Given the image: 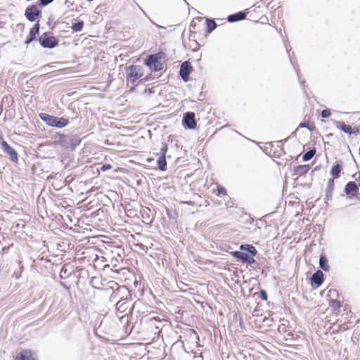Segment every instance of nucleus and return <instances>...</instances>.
Wrapping results in <instances>:
<instances>
[{
	"instance_id": "1",
	"label": "nucleus",
	"mask_w": 360,
	"mask_h": 360,
	"mask_svg": "<svg viewBox=\"0 0 360 360\" xmlns=\"http://www.w3.org/2000/svg\"><path fill=\"white\" fill-rule=\"evenodd\" d=\"M256 248L252 244L242 243L239 245V250H235L230 252L238 262L247 265L255 264L256 266L262 269L264 266V262H257L255 257L257 255Z\"/></svg>"
},
{
	"instance_id": "2",
	"label": "nucleus",
	"mask_w": 360,
	"mask_h": 360,
	"mask_svg": "<svg viewBox=\"0 0 360 360\" xmlns=\"http://www.w3.org/2000/svg\"><path fill=\"white\" fill-rule=\"evenodd\" d=\"M166 58V53L160 51L155 53L147 56L144 60V65L153 72H159L162 70L163 64L162 60Z\"/></svg>"
},
{
	"instance_id": "3",
	"label": "nucleus",
	"mask_w": 360,
	"mask_h": 360,
	"mask_svg": "<svg viewBox=\"0 0 360 360\" xmlns=\"http://www.w3.org/2000/svg\"><path fill=\"white\" fill-rule=\"evenodd\" d=\"M126 83L134 84L138 79L144 75V68L140 65H130L125 67Z\"/></svg>"
},
{
	"instance_id": "4",
	"label": "nucleus",
	"mask_w": 360,
	"mask_h": 360,
	"mask_svg": "<svg viewBox=\"0 0 360 360\" xmlns=\"http://www.w3.org/2000/svg\"><path fill=\"white\" fill-rule=\"evenodd\" d=\"M38 41L44 49H52L59 44V39L54 37L51 32H45L38 37Z\"/></svg>"
},
{
	"instance_id": "5",
	"label": "nucleus",
	"mask_w": 360,
	"mask_h": 360,
	"mask_svg": "<svg viewBox=\"0 0 360 360\" xmlns=\"http://www.w3.org/2000/svg\"><path fill=\"white\" fill-rule=\"evenodd\" d=\"M131 297L129 289L125 285H121L113 290L110 295V302H115L117 300H127Z\"/></svg>"
},
{
	"instance_id": "6",
	"label": "nucleus",
	"mask_w": 360,
	"mask_h": 360,
	"mask_svg": "<svg viewBox=\"0 0 360 360\" xmlns=\"http://www.w3.org/2000/svg\"><path fill=\"white\" fill-rule=\"evenodd\" d=\"M25 16L31 22H37L41 17V10L37 4L29 5L25 10Z\"/></svg>"
},
{
	"instance_id": "7",
	"label": "nucleus",
	"mask_w": 360,
	"mask_h": 360,
	"mask_svg": "<svg viewBox=\"0 0 360 360\" xmlns=\"http://www.w3.org/2000/svg\"><path fill=\"white\" fill-rule=\"evenodd\" d=\"M344 192L349 199H359V184L355 181H350L347 182L345 186Z\"/></svg>"
},
{
	"instance_id": "8",
	"label": "nucleus",
	"mask_w": 360,
	"mask_h": 360,
	"mask_svg": "<svg viewBox=\"0 0 360 360\" xmlns=\"http://www.w3.org/2000/svg\"><path fill=\"white\" fill-rule=\"evenodd\" d=\"M1 147L5 154H6L10 160L13 162H18V154L17 151L11 146L4 139H1Z\"/></svg>"
},
{
	"instance_id": "9",
	"label": "nucleus",
	"mask_w": 360,
	"mask_h": 360,
	"mask_svg": "<svg viewBox=\"0 0 360 360\" xmlns=\"http://www.w3.org/2000/svg\"><path fill=\"white\" fill-rule=\"evenodd\" d=\"M182 125L185 129L193 130L196 128L195 115L193 112H186L184 114Z\"/></svg>"
},
{
	"instance_id": "10",
	"label": "nucleus",
	"mask_w": 360,
	"mask_h": 360,
	"mask_svg": "<svg viewBox=\"0 0 360 360\" xmlns=\"http://www.w3.org/2000/svg\"><path fill=\"white\" fill-rule=\"evenodd\" d=\"M193 70V66L189 60L184 61L181 63L179 72V75L185 82L190 79V75Z\"/></svg>"
},
{
	"instance_id": "11",
	"label": "nucleus",
	"mask_w": 360,
	"mask_h": 360,
	"mask_svg": "<svg viewBox=\"0 0 360 360\" xmlns=\"http://www.w3.org/2000/svg\"><path fill=\"white\" fill-rule=\"evenodd\" d=\"M81 143L80 137L77 134L67 135V139L63 142V148L74 150Z\"/></svg>"
},
{
	"instance_id": "12",
	"label": "nucleus",
	"mask_w": 360,
	"mask_h": 360,
	"mask_svg": "<svg viewBox=\"0 0 360 360\" xmlns=\"http://www.w3.org/2000/svg\"><path fill=\"white\" fill-rule=\"evenodd\" d=\"M40 32V24L39 21L36 22L33 27L30 30L29 34L25 40L24 44L28 45L34 41H38V36Z\"/></svg>"
},
{
	"instance_id": "13",
	"label": "nucleus",
	"mask_w": 360,
	"mask_h": 360,
	"mask_svg": "<svg viewBox=\"0 0 360 360\" xmlns=\"http://www.w3.org/2000/svg\"><path fill=\"white\" fill-rule=\"evenodd\" d=\"M324 281V274L321 270H316L310 278V285L314 288L320 287Z\"/></svg>"
},
{
	"instance_id": "14",
	"label": "nucleus",
	"mask_w": 360,
	"mask_h": 360,
	"mask_svg": "<svg viewBox=\"0 0 360 360\" xmlns=\"http://www.w3.org/2000/svg\"><path fill=\"white\" fill-rule=\"evenodd\" d=\"M247 15H248V11H238V12H236L235 13L228 15L227 21L229 22H231V23L241 21L246 18Z\"/></svg>"
},
{
	"instance_id": "15",
	"label": "nucleus",
	"mask_w": 360,
	"mask_h": 360,
	"mask_svg": "<svg viewBox=\"0 0 360 360\" xmlns=\"http://www.w3.org/2000/svg\"><path fill=\"white\" fill-rule=\"evenodd\" d=\"M70 123V121L68 118L65 117H58L56 116H53V119L52 121V124H51V127H56L58 129L63 128L68 126Z\"/></svg>"
},
{
	"instance_id": "16",
	"label": "nucleus",
	"mask_w": 360,
	"mask_h": 360,
	"mask_svg": "<svg viewBox=\"0 0 360 360\" xmlns=\"http://www.w3.org/2000/svg\"><path fill=\"white\" fill-rule=\"evenodd\" d=\"M343 168V164L341 160H337L331 167L330 174L333 179H338L340 176Z\"/></svg>"
},
{
	"instance_id": "17",
	"label": "nucleus",
	"mask_w": 360,
	"mask_h": 360,
	"mask_svg": "<svg viewBox=\"0 0 360 360\" xmlns=\"http://www.w3.org/2000/svg\"><path fill=\"white\" fill-rule=\"evenodd\" d=\"M15 360H36L34 357V353L30 349L22 350L18 353Z\"/></svg>"
},
{
	"instance_id": "18",
	"label": "nucleus",
	"mask_w": 360,
	"mask_h": 360,
	"mask_svg": "<svg viewBox=\"0 0 360 360\" xmlns=\"http://www.w3.org/2000/svg\"><path fill=\"white\" fill-rule=\"evenodd\" d=\"M334 125L344 133L351 135L352 127L345 124L344 122L338 121L335 120H333Z\"/></svg>"
},
{
	"instance_id": "19",
	"label": "nucleus",
	"mask_w": 360,
	"mask_h": 360,
	"mask_svg": "<svg viewBox=\"0 0 360 360\" xmlns=\"http://www.w3.org/2000/svg\"><path fill=\"white\" fill-rule=\"evenodd\" d=\"M310 169L309 165H300L294 167L292 175L304 176Z\"/></svg>"
},
{
	"instance_id": "20",
	"label": "nucleus",
	"mask_w": 360,
	"mask_h": 360,
	"mask_svg": "<svg viewBox=\"0 0 360 360\" xmlns=\"http://www.w3.org/2000/svg\"><path fill=\"white\" fill-rule=\"evenodd\" d=\"M319 268L325 272H328L330 270V266L328 264V258L325 253H322L319 256Z\"/></svg>"
},
{
	"instance_id": "21",
	"label": "nucleus",
	"mask_w": 360,
	"mask_h": 360,
	"mask_svg": "<svg viewBox=\"0 0 360 360\" xmlns=\"http://www.w3.org/2000/svg\"><path fill=\"white\" fill-rule=\"evenodd\" d=\"M129 307V303L126 300H117L115 303V307L118 312L124 313L125 312Z\"/></svg>"
},
{
	"instance_id": "22",
	"label": "nucleus",
	"mask_w": 360,
	"mask_h": 360,
	"mask_svg": "<svg viewBox=\"0 0 360 360\" xmlns=\"http://www.w3.org/2000/svg\"><path fill=\"white\" fill-rule=\"evenodd\" d=\"M158 169L161 172H165L167 169V157L160 155L157 160Z\"/></svg>"
},
{
	"instance_id": "23",
	"label": "nucleus",
	"mask_w": 360,
	"mask_h": 360,
	"mask_svg": "<svg viewBox=\"0 0 360 360\" xmlns=\"http://www.w3.org/2000/svg\"><path fill=\"white\" fill-rule=\"evenodd\" d=\"M205 25L207 33H211L217 27V24L216 23L215 20L212 18L206 19Z\"/></svg>"
},
{
	"instance_id": "24",
	"label": "nucleus",
	"mask_w": 360,
	"mask_h": 360,
	"mask_svg": "<svg viewBox=\"0 0 360 360\" xmlns=\"http://www.w3.org/2000/svg\"><path fill=\"white\" fill-rule=\"evenodd\" d=\"M39 118L48 126L51 127L54 115L46 112H41L39 115Z\"/></svg>"
},
{
	"instance_id": "25",
	"label": "nucleus",
	"mask_w": 360,
	"mask_h": 360,
	"mask_svg": "<svg viewBox=\"0 0 360 360\" xmlns=\"http://www.w3.org/2000/svg\"><path fill=\"white\" fill-rule=\"evenodd\" d=\"M84 26V21L82 20H78L72 24L71 29L72 30V32H79L83 30Z\"/></svg>"
},
{
	"instance_id": "26",
	"label": "nucleus",
	"mask_w": 360,
	"mask_h": 360,
	"mask_svg": "<svg viewBox=\"0 0 360 360\" xmlns=\"http://www.w3.org/2000/svg\"><path fill=\"white\" fill-rule=\"evenodd\" d=\"M316 152V150L315 148H309V150L308 151L305 152L302 155V160H303V161L307 162V161L311 160L314 158V156L315 155Z\"/></svg>"
},
{
	"instance_id": "27",
	"label": "nucleus",
	"mask_w": 360,
	"mask_h": 360,
	"mask_svg": "<svg viewBox=\"0 0 360 360\" xmlns=\"http://www.w3.org/2000/svg\"><path fill=\"white\" fill-rule=\"evenodd\" d=\"M65 139H67V135L62 133H56L54 135L55 141L62 147L63 146V142L65 141Z\"/></svg>"
},
{
	"instance_id": "28",
	"label": "nucleus",
	"mask_w": 360,
	"mask_h": 360,
	"mask_svg": "<svg viewBox=\"0 0 360 360\" xmlns=\"http://www.w3.org/2000/svg\"><path fill=\"white\" fill-rule=\"evenodd\" d=\"M253 297H258L261 298L262 300L266 301L268 299V294L265 290L260 289L259 292H255L253 294Z\"/></svg>"
},
{
	"instance_id": "29",
	"label": "nucleus",
	"mask_w": 360,
	"mask_h": 360,
	"mask_svg": "<svg viewBox=\"0 0 360 360\" xmlns=\"http://www.w3.org/2000/svg\"><path fill=\"white\" fill-rule=\"evenodd\" d=\"M329 305L333 310H338L342 307L341 302L338 300H330Z\"/></svg>"
},
{
	"instance_id": "30",
	"label": "nucleus",
	"mask_w": 360,
	"mask_h": 360,
	"mask_svg": "<svg viewBox=\"0 0 360 360\" xmlns=\"http://www.w3.org/2000/svg\"><path fill=\"white\" fill-rule=\"evenodd\" d=\"M70 274L71 273L68 272V269L65 266H63L60 271L59 277L61 279H65L68 278L70 276Z\"/></svg>"
},
{
	"instance_id": "31",
	"label": "nucleus",
	"mask_w": 360,
	"mask_h": 360,
	"mask_svg": "<svg viewBox=\"0 0 360 360\" xmlns=\"http://www.w3.org/2000/svg\"><path fill=\"white\" fill-rule=\"evenodd\" d=\"M107 285H108V287L105 288V290L108 291L109 290H111L112 292L115 288H117V287L121 286V285H118V283L117 282H115V281H110L109 282H108Z\"/></svg>"
},
{
	"instance_id": "32",
	"label": "nucleus",
	"mask_w": 360,
	"mask_h": 360,
	"mask_svg": "<svg viewBox=\"0 0 360 360\" xmlns=\"http://www.w3.org/2000/svg\"><path fill=\"white\" fill-rule=\"evenodd\" d=\"M227 195V191L223 186H218L217 188V195L221 197Z\"/></svg>"
},
{
	"instance_id": "33",
	"label": "nucleus",
	"mask_w": 360,
	"mask_h": 360,
	"mask_svg": "<svg viewBox=\"0 0 360 360\" xmlns=\"http://www.w3.org/2000/svg\"><path fill=\"white\" fill-rule=\"evenodd\" d=\"M334 187H335L334 179L333 178L329 179L327 182V186H326V191H333V192Z\"/></svg>"
},
{
	"instance_id": "34",
	"label": "nucleus",
	"mask_w": 360,
	"mask_h": 360,
	"mask_svg": "<svg viewBox=\"0 0 360 360\" xmlns=\"http://www.w3.org/2000/svg\"><path fill=\"white\" fill-rule=\"evenodd\" d=\"M168 151V145L166 142H162V147L160 150V155H163V157H167V153Z\"/></svg>"
},
{
	"instance_id": "35",
	"label": "nucleus",
	"mask_w": 360,
	"mask_h": 360,
	"mask_svg": "<svg viewBox=\"0 0 360 360\" xmlns=\"http://www.w3.org/2000/svg\"><path fill=\"white\" fill-rule=\"evenodd\" d=\"M299 128H306L309 131H313L315 129V126L311 124H308L306 122H302L299 124Z\"/></svg>"
},
{
	"instance_id": "36",
	"label": "nucleus",
	"mask_w": 360,
	"mask_h": 360,
	"mask_svg": "<svg viewBox=\"0 0 360 360\" xmlns=\"http://www.w3.org/2000/svg\"><path fill=\"white\" fill-rule=\"evenodd\" d=\"M331 115L330 110L328 108L324 109L321 112V116L323 118H328Z\"/></svg>"
},
{
	"instance_id": "37",
	"label": "nucleus",
	"mask_w": 360,
	"mask_h": 360,
	"mask_svg": "<svg viewBox=\"0 0 360 360\" xmlns=\"http://www.w3.org/2000/svg\"><path fill=\"white\" fill-rule=\"evenodd\" d=\"M41 6L44 7L52 3L54 0H38Z\"/></svg>"
},
{
	"instance_id": "38",
	"label": "nucleus",
	"mask_w": 360,
	"mask_h": 360,
	"mask_svg": "<svg viewBox=\"0 0 360 360\" xmlns=\"http://www.w3.org/2000/svg\"><path fill=\"white\" fill-rule=\"evenodd\" d=\"M333 191H326L325 200L326 201L331 200L333 199Z\"/></svg>"
},
{
	"instance_id": "39",
	"label": "nucleus",
	"mask_w": 360,
	"mask_h": 360,
	"mask_svg": "<svg viewBox=\"0 0 360 360\" xmlns=\"http://www.w3.org/2000/svg\"><path fill=\"white\" fill-rule=\"evenodd\" d=\"M350 132H351V134L358 135L360 134V130H359V127H352Z\"/></svg>"
},
{
	"instance_id": "40",
	"label": "nucleus",
	"mask_w": 360,
	"mask_h": 360,
	"mask_svg": "<svg viewBox=\"0 0 360 360\" xmlns=\"http://www.w3.org/2000/svg\"><path fill=\"white\" fill-rule=\"evenodd\" d=\"M112 168V166L110 165V164H103L101 167V169L103 171V172H105L107 170H109Z\"/></svg>"
},
{
	"instance_id": "41",
	"label": "nucleus",
	"mask_w": 360,
	"mask_h": 360,
	"mask_svg": "<svg viewBox=\"0 0 360 360\" xmlns=\"http://www.w3.org/2000/svg\"><path fill=\"white\" fill-rule=\"evenodd\" d=\"M148 81V79H147V77L140 78V79L138 82V84H144L145 82H146Z\"/></svg>"
},
{
	"instance_id": "42",
	"label": "nucleus",
	"mask_w": 360,
	"mask_h": 360,
	"mask_svg": "<svg viewBox=\"0 0 360 360\" xmlns=\"http://www.w3.org/2000/svg\"><path fill=\"white\" fill-rule=\"evenodd\" d=\"M65 4L69 8L70 6L73 4V3L70 2L69 0H66L65 1Z\"/></svg>"
},
{
	"instance_id": "43",
	"label": "nucleus",
	"mask_w": 360,
	"mask_h": 360,
	"mask_svg": "<svg viewBox=\"0 0 360 360\" xmlns=\"http://www.w3.org/2000/svg\"><path fill=\"white\" fill-rule=\"evenodd\" d=\"M136 85H132V86L129 88V92H131H131H134V91L136 90Z\"/></svg>"
},
{
	"instance_id": "44",
	"label": "nucleus",
	"mask_w": 360,
	"mask_h": 360,
	"mask_svg": "<svg viewBox=\"0 0 360 360\" xmlns=\"http://www.w3.org/2000/svg\"><path fill=\"white\" fill-rule=\"evenodd\" d=\"M194 358L196 359V360H203V356L201 354L198 356H194Z\"/></svg>"
},
{
	"instance_id": "45",
	"label": "nucleus",
	"mask_w": 360,
	"mask_h": 360,
	"mask_svg": "<svg viewBox=\"0 0 360 360\" xmlns=\"http://www.w3.org/2000/svg\"><path fill=\"white\" fill-rule=\"evenodd\" d=\"M297 76H298L299 79H300V75H299L298 72H297ZM300 83L302 86L305 83V81L304 80H303V81L302 80H300Z\"/></svg>"
},
{
	"instance_id": "46",
	"label": "nucleus",
	"mask_w": 360,
	"mask_h": 360,
	"mask_svg": "<svg viewBox=\"0 0 360 360\" xmlns=\"http://www.w3.org/2000/svg\"><path fill=\"white\" fill-rule=\"evenodd\" d=\"M60 285L66 289L69 288V286L66 285L63 282H60Z\"/></svg>"
},
{
	"instance_id": "47",
	"label": "nucleus",
	"mask_w": 360,
	"mask_h": 360,
	"mask_svg": "<svg viewBox=\"0 0 360 360\" xmlns=\"http://www.w3.org/2000/svg\"><path fill=\"white\" fill-rule=\"evenodd\" d=\"M145 91H148L149 94H152L153 93V89H146Z\"/></svg>"
},
{
	"instance_id": "48",
	"label": "nucleus",
	"mask_w": 360,
	"mask_h": 360,
	"mask_svg": "<svg viewBox=\"0 0 360 360\" xmlns=\"http://www.w3.org/2000/svg\"><path fill=\"white\" fill-rule=\"evenodd\" d=\"M288 138H286V139H285L283 140H281V141H278V143H283L284 142H286L288 141Z\"/></svg>"
},
{
	"instance_id": "49",
	"label": "nucleus",
	"mask_w": 360,
	"mask_h": 360,
	"mask_svg": "<svg viewBox=\"0 0 360 360\" xmlns=\"http://www.w3.org/2000/svg\"><path fill=\"white\" fill-rule=\"evenodd\" d=\"M153 160V158H148L147 159V162H151Z\"/></svg>"
},
{
	"instance_id": "50",
	"label": "nucleus",
	"mask_w": 360,
	"mask_h": 360,
	"mask_svg": "<svg viewBox=\"0 0 360 360\" xmlns=\"http://www.w3.org/2000/svg\"><path fill=\"white\" fill-rule=\"evenodd\" d=\"M333 136V134H331V133H330V134H327V136H327V138H330V137H331V136Z\"/></svg>"
},
{
	"instance_id": "51",
	"label": "nucleus",
	"mask_w": 360,
	"mask_h": 360,
	"mask_svg": "<svg viewBox=\"0 0 360 360\" xmlns=\"http://www.w3.org/2000/svg\"><path fill=\"white\" fill-rule=\"evenodd\" d=\"M296 136V131H293L292 134H291V136Z\"/></svg>"
},
{
	"instance_id": "52",
	"label": "nucleus",
	"mask_w": 360,
	"mask_h": 360,
	"mask_svg": "<svg viewBox=\"0 0 360 360\" xmlns=\"http://www.w3.org/2000/svg\"><path fill=\"white\" fill-rule=\"evenodd\" d=\"M139 8L141 10V11L146 15V13L144 11V10H143L139 6Z\"/></svg>"
},
{
	"instance_id": "53",
	"label": "nucleus",
	"mask_w": 360,
	"mask_h": 360,
	"mask_svg": "<svg viewBox=\"0 0 360 360\" xmlns=\"http://www.w3.org/2000/svg\"><path fill=\"white\" fill-rule=\"evenodd\" d=\"M150 75H148V76H146V77H147V79H148V81H149V80H150Z\"/></svg>"
},
{
	"instance_id": "54",
	"label": "nucleus",
	"mask_w": 360,
	"mask_h": 360,
	"mask_svg": "<svg viewBox=\"0 0 360 360\" xmlns=\"http://www.w3.org/2000/svg\"><path fill=\"white\" fill-rule=\"evenodd\" d=\"M171 138H172V136H171V135L168 136V141H170Z\"/></svg>"
},
{
	"instance_id": "55",
	"label": "nucleus",
	"mask_w": 360,
	"mask_h": 360,
	"mask_svg": "<svg viewBox=\"0 0 360 360\" xmlns=\"http://www.w3.org/2000/svg\"><path fill=\"white\" fill-rule=\"evenodd\" d=\"M184 1L189 6L188 3L186 1V0H184Z\"/></svg>"
},
{
	"instance_id": "56",
	"label": "nucleus",
	"mask_w": 360,
	"mask_h": 360,
	"mask_svg": "<svg viewBox=\"0 0 360 360\" xmlns=\"http://www.w3.org/2000/svg\"><path fill=\"white\" fill-rule=\"evenodd\" d=\"M285 48H286L287 52L288 53V52H289V50H288V48L287 47V46H286V45H285Z\"/></svg>"
},
{
	"instance_id": "57",
	"label": "nucleus",
	"mask_w": 360,
	"mask_h": 360,
	"mask_svg": "<svg viewBox=\"0 0 360 360\" xmlns=\"http://www.w3.org/2000/svg\"><path fill=\"white\" fill-rule=\"evenodd\" d=\"M49 21H48V23L51 22V18H49Z\"/></svg>"
},
{
	"instance_id": "58",
	"label": "nucleus",
	"mask_w": 360,
	"mask_h": 360,
	"mask_svg": "<svg viewBox=\"0 0 360 360\" xmlns=\"http://www.w3.org/2000/svg\"><path fill=\"white\" fill-rule=\"evenodd\" d=\"M49 21H48V23L51 22V18H49Z\"/></svg>"
},
{
	"instance_id": "59",
	"label": "nucleus",
	"mask_w": 360,
	"mask_h": 360,
	"mask_svg": "<svg viewBox=\"0 0 360 360\" xmlns=\"http://www.w3.org/2000/svg\"><path fill=\"white\" fill-rule=\"evenodd\" d=\"M49 21H48V23L51 22V18H49Z\"/></svg>"
},
{
	"instance_id": "60",
	"label": "nucleus",
	"mask_w": 360,
	"mask_h": 360,
	"mask_svg": "<svg viewBox=\"0 0 360 360\" xmlns=\"http://www.w3.org/2000/svg\"><path fill=\"white\" fill-rule=\"evenodd\" d=\"M236 131V133L238 134L239 135H241V134L238 132V131Z\"/></svg>"
},
{
	"instance_id": "61",
	"label": "nucleus",
	"mask_w": 360,
	"mask_h": 360,
	"mask_svg": "<svg viewBox=\"0 0 360 360\" xmlns=\"http://www.w3.org/2000/svg\"><path fill=\"white\" fill-rule=\"evenodd\" d=\"M359 150H360V147H359Z\"/></svg>"
}]
</instances>
